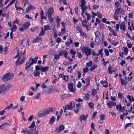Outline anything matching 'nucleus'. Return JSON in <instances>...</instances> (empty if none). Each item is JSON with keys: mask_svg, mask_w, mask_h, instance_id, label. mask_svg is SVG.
Wrapping results in <instances>:
<instances>
[{"mask_svg": "<svg viewBox=\"0 0 134 134\" xmlns=\"http://www.w3.org/2000/svg\"><path fill=\"white\" fill-rule=\"evenodd\" d=\"M35 9V8L34 6L32 5H30V6L28 7L27 11H30L31 10H32Z\"/></svg>", "mask_w": 134, "mask_h": 134, "instance_id": "nucleus-38", "label": "nucleus"}, {"mask_svg": "<svg viewBox=\"0 0 134 134\" xmlns=\"http://www.w3.org/2000/svg\"><path fill=\"white\" fill-rule=\"evenodd\" d=\"M46 33V31H41L39 34V35L40 36H42L44 35Z\"/></svg>", "mask_w": 134, "mask_h": 134, "instance_id": "nucleus-43", "label": "nucleus"}, {"mask_svg": "<svg viewBox=\"0 0 134 134\" xmlns=\"http://www.w3.org/2000/svg\"><path fill=\"white\" fill-rule=\"evenodd\" d=\"M53 108H48L43 110L42 111H39L38 113V115L40 117H43L49 114L50 112L52 113L53 112Z\"/></svg>", "mask_w": 134, "mask_h": 134, "instance_id": "nucleus-2", "label": "nucleus"}, {"mask_svg": "<svg viewBox=\"0 0 134 134\" xmlns=\"http://www.w3.org/2000/svg\"><path fill=\"white\" fill-rule=\"evenodd\" d=\"M30 25V23L29 21L26 22L22 25L21 27L19 28L20 31L21 32L23 31L28 28Z\"/></svg>", "mask_w": 134, "mask_h": 134, "instance_id": "nucleus-5", "label": "nucleus"}, {"mask_svg": "<svg viewBox=\"0 0 134 134\" xmlns=\"http://www.w3.org/2000/svg\"><path fill=\"white\" fill-rule=\"evenodd\" d=\"M35 125V122L34 121H33L31 124L30 126L29 127L31 129H33Z\"/></svg>", "mask_w": 134, "mask_h": 134, "instance_id": "nucleus-44", "label": "nucleus"}, {"mask_svg": "<svg viewBox=\"0 0 134 134\" xmlns=\"http://www.w3.org/2000/svg\"><path fill=\"white\" fill-rule=\"evenodd\" d=\"M33 74L35 77H37L40 76V72L36 70L34 72Z\"/></svg>", "mask_w": 134, "mask_h": 134, "instance_id": "nucleus-31", "label": "nucleus"}, {"mask_svg": "<svg viewBox=\"0 0 134 134\" xmlns=\"http://www.w3.org/2000/svg\"><path fill=\"white\" fill-rule=\"evenodd\" d=\"M75 104H74V105H73V106L72 107H71L70 106H69V105L68 104H67L66 105V107L67 109H68L69 110H72V109L74 108V107H75Z\"/></svg>", "mask_w": 134, "mask_h": 134, "instance_id": "nucleus-40", "label": "nucleus"}, {"mask_svg": "<svg viewBox=\"0 0 134 134\" xmlns=\"http://www.w3.org/2000/svg\"><path fill=\"white\" fill-rule=\"evenodd\" d=\"M113 67L110 66V65L109 66L108 68V73L109 74H111L113 73V71L111 69Z\"/></svg>", "mask_w": 134, "mask_h": 134, "instance_id": "nucleus-39", "label": "nucleus"}, {"mask_svg": "<svg viewBox=\"0 0 134 134\" xmlns=\"http://www.w3.org/2000/svg\"><path fill=\"white\" fill-rule=\"evenodd\" d=\"M116 14H123L124 13V10L121 8H119L115 10V12Z\"/></svg>", "mask_w": 134, "mask_h": 134, "instance_id": "nucleus-14", "label": "nucleus"}, {"mask_svg": "<svg viewBox=\"0 0 134 134\" xmlns=\"http://www.w3.org/2000/svg\"><path fill=\"white\" fill-rule=\"evenodd\" d=\"M53 89L52 88H51L49 89V90L48 91L47 93L48 94H50L52 93H53Z\"/></svg>", "mask_w": 134, "mask_h": 134, "instance_id": "nucleus-64", "label": "nucleus"}, {"mask_svg": "<svg viewBox=\"0 0 134 134\" xmlns=\"http://www.w3.org/2000/svg\"><path fill=\"white\" fill-rule=\"evenodd\" d=\"M105 55L107 56H108L109 55V50L107 49H105L104 50Z\"/></svg>", "mask_w": 134, "mask_h": 134, "instance_id": "nucleus-51", "label": "nucleus"}, {"mask_svg": "<svg viewBox=\"0 0 134 134\" xmlns=\"http://www.w3.org/2000/svg\"><path fill=\"white\" fill-rule=\"evenodd\" d=\"M3 10L2 9L0 10V16L2 15V16L1 18V20H4V18L5 17V13L4 14L2 13Z\"/></svg>", "mask_w": 134, "mask_h": 134, "instance_id": "nucleus-26", "label": "nucleus"}, {"mask_svg": "<svg viewBox=\"0 0 134 134\" xmlns=\"http://www.w3.org/2000/svg\"><path fill=\"white\" fill-rule=\"evenodd\" d=\"M54 12V10L53 8V7H51L49 9L48 11L46 13V15L51 16H52Z\"/></svg>", "mask_w": 134, "mask_h": 134, "instance_id": "nucleus-11", "label": "nucleus"}, {"mask_svg": "<svg viewBox=\"0 0 134 134\" xmlns=\"http://www.w3.org/2000/svg\"><path fill=\"white\" fill-rule=\"evenodd\" d=\"M125 24L124 22H123L120 24V29L121 30H123L124 31H125Z\"/></svg>", "mask_w": 134, "mask_h": 134, "instance_id": "nucleus-23", "label": "nucleus"}, {"mask_svg": "<svg viewBox=\"0 0 134 134\" xmlns=\"http://www.w3.org/2000/svg\"><path fill=\"white\" fill-rule=\"evenodd\" d=\"M121 72H122L123 74L122 75V74L120 73L119 76V78L121 81V82L122 85H125L126 84V77H124V76L126 75V71L123 70Z\"/></svg>", "mask_w": 134, "mask_h": 134, "instance_id": "nucleus-4", "label": "nucleus"}, {"mask_svg": "<svg viewBox=\"0 0 134 134\" xmlns=\"http://www.w3.org/2000/svg\"><path fill=\"white\" fill-rule=\"evenodd\" d=\"M127 98L129 99V101L132 102L134 101V98L133 97V96H130L129 95H128L127 96Z\"/></svg>", "mask_w": 134, "mask_h": 134, "instance_id": "nucleus-25", "label": "nucleus"}, {"mask_svg": "<svg viewBox=\"0 0 134 134\" xmlns=\"http://www.w3.org/2000/svg\"><path fill=\"white\" fill-rule=\"evenodd\" d=\"M103 49H100L99 51V52L97 54V56H98L100 54H102Z\"/></svg>", "mask_w": 134, "mask_h": 134, "instance_id": "nucleus-62", "label": "nucleus"}, {"mask_svg": "<svg viewBox=\"0 0 134 134\" xmlns=\"http://www.w3.org/2000/svg\"><path fill=\"white\" fill-rule=\"evenodd\" d=\"M82 51L83 53H85L87 57L91 55L92 51L91 49L88 47L85 46V47L83 48L82 49Z\"/></svg>", "mask_w": 134, "mask_h": 134, "instance_id": "nucleus-6", "label": "nucleus"}, {"mask_svg": "<svg viewBox=\"0 0 134 134\" xmlns=\"http://www.w3.org/2000/svg\"><path fill=\"white\" fill-rule=\"evenodd\" d=\"M95 41L96 43L98 44H99L101 42V38H96L95 39Z\"/></svg>", "mask_w": 134, "mask_h": 134, "instance_id": "nucleus-27", "label": "nucleus"}, {"mask_svg": "<svg viewBox=\"0 0 134 134\" xmlns=\"http://www.w3.org/2000/svg\"><path fill=\"white\" fill-rule=\"evenodd\" d=\"M80 36H86V34H85V32H83L82 31L80 32Z\"/></svg>", "mask_w": 134, "mask_h": 134, "instance_id": "nucleus-57", "label": "nucleus"}, {"mask_svg": "<svg viewBox=\"0 0 134 134\" xmlns=\"http://www.w3.org/2000/svg\"><path fill=\"white\" fill-rule=\"evenodd\" d=\"M63 55H64V57L66 59L67 58L68 55V53L66 51H61V52H60L59 53V54L54 55V58L56 60H57L58 59L60 58V56H62Z\"/></svg>", "mask_w": 134, "mask_h": 134, "instance_id": "nucleus-3", "label": "nucleus"}, {"mask_svg": "<svg viewBox=\"0 0 134 134\" xmlns=\"http://www.w3.org/2000/svg\"><path fill=\"white\" fill-rule=\"evenodd\" d=\"M105 115L104 114L102 115L100 117V119L101 120H103L105 119Z\"/></svg>", "mask_w": 134, "mask_h": 134, "instance_id": "nucleus-61", "label": "nucleus"}, {"mask_svg": "<svg viewBox=\"0 0 134 134\" xmlns=\"http://www.w3.org/2000/svg\"><path fill=\"white\" fill-rule=\"evenodd\" d=\"M56 118L55 116H53L50 119L49 121V123L50 125H52L54 122L55 121Z\"/></svg>", "mask_w": 134, "mask_h": 134, "instance_id": "nucleus-20", "label": "nucleus"}, {"mask_svg": "<svg viewBox=\"0 0 134 134\" xmlns=\"http://www.w3.org/2000/svg\"><path fill=\"white\" fill-rule=\"evenodd\" d=\"M31 31L33 32L37 31L38 30V27L37 26L35 27L31 28Z\"/></svg>", "mask_w": 134, "mask_h": 134, "instance_id": "nucleus-37", "label": "nucleus"}, {"mask_svg": "<svg viewBox=\"0 0 134 134\" xmlns=\"http://www.w3.org/2000/svg\"><path fill=\"white\" fill-rule=\"evenodd\" d=\"M96 38L99 37H100L101 34L100 32L98 31V30L94 32Z\"/></svg>", "mask_w": 134, "mask_h": 134, "instance_id": "nucleus-29", "label": "nucleus"}, {"mask_svg": "<svg viewBox=\"0 0 134 134\" xmlns=\"http://www.w3.org/2000/svg\"><path fill=\"white\" fill-rule=\"evenodd\" d=\"M40 93L37 94L36 96H34L33 97V100H35L36 99H38L40 97Z\"/></svg>", "mask_w": 134, "mask_h": 134, "instance_id": "nucleus-41", "label": "nucleus"}, {"mask_svg": "<svg viewBox=\"0 0 134 134\" xmlns=\"http://www.w3.org/2000/svg\"><path fill=\"white\" fill-rule=\"evenodd\" d=\"M88 105L89 107L91 108H93L94 107V103H92L91 102L88 103Z\"/></svg>", "mask_w": 134, "mask_h": 134, "instance_id": "nucleus-48", "label": "nucleus"}, {"mask_svg": "<svg viewBox=\"0 0 134 134\" xmlns=\"http://www.w3.org/2000/svg\"><path fill=\"white\" fill-rule=\"evenodd\" d=\"M111 44L115 46L119 44V42H115L114 40H113L111 42Z\"/></svg>", "mask_w": 134, "mask_h": 134, "instance_id": "nucleus-47", "label": "nucleus"}, {"mask_svg": "<svg viewBox=\"0 0 134 134\" xmlns=\"http://www.w3.org/2000/svg\"><path fill=\"white\" fill-rule=\"evenodd\" d=\"M77 74L78 75L77 77L78 80L80 79L81 77V74L80 72L79 71H77Z\"/></svg>", "mask_w": 134, "mask_h": 134, "instance_id": "nucleus-63", "label": "nucleus"}, {"mask_svg": "<svg viewBox=\"0 0 134 134\" xmlns=\"http://www.w3.org/2000/svg\"><path fill=\"white\" fill-rule=\"evenodd\" d=\"M49 68V67L48 66L44 67L41 66V70L42 72H46L48 71Z\"/></svg>", "mask_w": 134, "mask_h": 134, "instance_id": "nucleus-19", "label": "nucleus"}, {"mask_svg": "<svg viewBox=\"0 0 134 134\" xmlns=\"http://www.w3.org/2000/svg\"><path fill=\"white\" fill-rule=\"evenodd\" d=\"M86 65L88 66H91L93 65L92 62L91 61H90L89 62L86 63Z\"/></svg>", "mask_w": 134, "mask_h": 134, "instance_id": "nucleus-50", "label": "nucleus"}, {"mask_svg": "<svg viewBox=\"0 0 134 134\" xmlns=\"http://www.w3.org/2000/svg\"><path fill=\"white\" fill-rule=\"evenodd\" d=\"M83 70L84 73H86L88 71V68L87 66H86L85 68H83Z\"/></svg>", "mask_w": 134, "mask_h": 134, "instance_id": "nucleus-49", "label": "nucleus"}, {"mask_svg": "<svg viewBox=\"0 0 134 134\" xmlns=\"http://www.w3.org/2000/svg\"><path fill=\"white\" fill-rule=\"evenodd\" d=\"M97 93V92L96 90L95 89H92L91 92L92 95L94 96H95V95Z\"/></svg>", "mask_w": 134, "mask_h": 134, "instance_id": "nucleus-34", "label": "nucleus"}, {"mask_svg": "<svg viewBox=\"0 0 134 134\" xmlns=\"http://www.w3.org/2000/svg\"><path fill=\"white\" fill-rule=\"evenodd\" d=\"M80 2L81 5L80 6L81 7L84 6L86 4V2L85 0H81Z\"/></svg>", "mask_w": 134, "mask_h": 134, "instance_id": "nucleus-36", "label": "nucleus"}, {"mask_svg": "<svg viewBox=\"0 0 134 134\" xmlns=\"http://www.w3.org/2000/svg\"><path fill=\"white\" fill-rule=\"evenodd\" d=\"M79 120H80V122L82 123L83 120L85 121H86L87 119L85 117V115L84 114H82L80 116Z\"/></svg>", "mask_w": 134, "mask_h": 134, "instance_id": "nucleus-22", "label": "nucleus"}, {"mask_svg": "<svg viewBox=\"0 0 134 134\" xmlns=\"http://www.w3.org/2000/svg\"><path fill=\"white\" fill-rule=\"evenodd\" d=\"M116 109L117 110L120 111L121 112H122L124 111L125 107L124 106L122 107L121 104H120L116 106Z\"/></svg>", "mask_w": 134, "mask_h": 134, "instance_id": "nucleus-15", "label": "nucleus"}, {"mask_svg": "<svg viewBox=\"0 0 134 134\" xmlns=\"http://www.w3.org/2000/svg\"><path fill=\"white\" fill-rule=\"evenodd\" d=\"M70 53L71 54L75 55L76 54V52L73 49H72L70 51Z\"/></svg>", "mask_w": 134, "mask_h": 134, "instance_id": "nucleus-58", "label": "nucleus"}, {"mask_svg": "<svg viewBox=\"0 0 134 134\" xmlns=\"http://www.w3.org/2000/svg\"><path fill=\"white\" fill-rule=\"evenodd\" d=\"M44 13L43 10L41 9L40 11V16L41 20H40V22L41 23H44V21H46L47 19L46 17L44 16Z\"/></svg>", "mask_w": 134, "mask_h": 134, "instance_id": "nucleus-7", "label": "nucleus"}, {"mask_svg": "<svg viewBox=\"0 0 134 134\" xmlns=\"http://www.w3.org/2000/svg\"><path fill=\"white\" fill-rule=\"evenodd\" d=\"M47 17L48 18L50 23H52L53 22L54 19L52 17V16H47Z\"/></svg>", "mask_w": 134, "mask_h": 134, "instance_id": "nucleus-42", "label": "nucleus"}, {"mask_svg": "<svg viewBox=\"0 0 134 134\" xmlns=\"http://www.w3.org/2000/svg\"><path fill=\"white\" fill-rule=\"evenodd\" d=\"M10 79V76L8 73L5 74L2 77V80L3 81L6 82Z\"/></svg>", "mask_w": 134, "mask_h": 134, "instance_id": "nucleus-9", "label": "nucleus"}, {"mask_svg": "<svg viewBox=\"0 0 134 134\" xmlns=\"http://www.w3.org/2000/svg\"><path fill=\"white\" fill-rule=\"evenodd\" d=\"M17 2H16L15 3V7L16 8V10H23V12L24 11L23 9L20 7H17L16 6V3Z\"/></svg>", "mask_w": 134, "mask_h": 134, "instance_id": "nucleus-33", "label": "nucleus"}, {"mask_svg": "<svg viewBox=\"0 0 134 134\" xmlns=\"http://www.w3.org/2000/svg\"><path fill=\"white\" fill-rule=\"evenodd\" d=\"M10 126V125L8 123L5 122L3 124L0 126V130L4 128L5 126Z\"/></svg>", "mask_w": 134, "mask_h": 134, "instance_id": "nucleus-21", "label": "nucleus"}, {"mask_svg": "<svg viewBox=\"0 0 134 134\" xmlns=\"http://www.w3.org/2000/svg\"><path fill=\"white\" fill-rule=\"evenodd\" d=\"M97 13L98 14V18L100 19H101L102 18V15L101 13L100 12H97Z\"/></svg>", "mask_w": 134, "mask_h": 134, "instance_id": "nucleus-56", "label": "nucleus"}, {"mask_svg": "<svg viewBox=\"0 0 134 134\" xmlns=\"http://www.w3.org/2000/svg\"><path fill=\"white\" fill-rule=\"evenodd\" d=\"M44 29L46 31L47 30H51L50 26L48 24L45 25L44 26Z\"/></svg>", "mask_w": 134, "mask_h": 134, "instance_id": "nucleus-35", "label": "nucleus"}, {"mask_svg": "<svg viewBox=\"0 0 134 134\" xmlns=\"http://www.w3.org/2000/svg\"><path fill=\"white\" fill-rule=\"evenodd\" d=\"M68 88L71 92H74L73 84L72 82L68 84Z\"/></svg>", "mask_w": 134, "mask_h": 134, "instance_id": "nucleus-17", "label": "nucleus"}, {"mask_svg": "<svg viewBox=\"0 0 134 134\" xmlns=\"http://www.w3.org/2000/svg\"><path fill=\"white\" fill-rule=\"evenodd\" d=\"M131 103H128L127 104V107H130V108L129 110H128V111L129 112L132 111V105H131Z\"/></svg>", "mask_w": 134, "mask_h": 134, "instance_id": "nucleus-30", "label": "nucleus"}, {"mask_svg": "<svg viewBox=\"0 0 134 134\" xmlns=\"http://www.w3.org/2000/svg\"><path fill=\"white\" fill-rule=\"evenodd\" d=\"M25 69L27 71H29L30 70V69L31 66L32 65L29 62H26L25 64Z\"/></svg>", "mask_w": 134, "mask_h": 134, "instance_id": "nucleus-16", "label": "nucleus"}, {"mask_svg": "<svg viewBox=\"0 0 134 134\" xmlns=\"http://www.w3.org/2000/svg\"><path fill=\"white\" fill-rule=\"evenodd\" d=\"M86 82L87 83L86 86H88L90 85V78L88 77L86 79Z\"/></svg>", "mask_w": 134, "mask_h": 134, "instance_id": "nucleus-24", "label": "nucleus"}, {"mask_svg": "<svg viewBox=\"0 0 134 134\" xmlns=\"http://www.w3.org/2000/svg\"><path fill=\"white\" fill-rule=\"evenodd\" d=\"M85 14L87 16V19L88 21L91 19V16L90 14L88 13H87V12H85Z\"/></svg>", "mask_w": 134, "mask_h": 134, "instance_id": "nucleus-53", "label": "nucleus"}, {"mask_svg": "<svg viewBox=\"0 0 134 134\" xmlns=\"http://www.w3.org/2000/svg\"><path fill=\"white\" fill-rule=\"evenodd\" d=\"M6 88L4 85H0V94L2 92H4L5 91Z\"/></svg>", "mask_w": 134, "mask_h": 134, "instance_id": "nucleus-18", "label": "nucleus"}, {"mask_svg": "<svg viewBox=\"0 0 134 134\" xmlns=\"http://www.w3.org/2000/svg\"><path fill=\"white\" fill-rule=\"evenodd\" d=\"M92 7L93 9L95 10L99 8V6L98 5L94 4L93 6Z\"/></svg>", "mask_w": 134, "mask_h": 134, "instance_id": "nucleus-55", "label": "nucleus"}, {"mask_svg": "<svg viewBox=\"0 0 134 134\" xmlns=\"http://www.w3.org/2000/svg\"><path fill=\"white\" fill-rule=\"evenodd\" d=\"M85 95L86 98L85 99V100H89L90 99V96L89 95V93H87Z\"/></svg>", "mask_w": 134, "mask_h": 134, "instance_id": "nucleus-52", "label": "nucleus"}, {"mask_svg": "<svg viewBox=\"0 0 134 134\" xmlns=\"http://www.w3.org/2000/svg\"><path fill=\"white\" fill-rule=\"evenodd\" d=\"M42 40V38L38 36H37L36 38H34L32 41L33 43H38Z\"/></svg>", "mask_w": 134, "mask_h": 134, "instance_id": "nucleus-10", "label": "nucleus"}, {"mask_svg": "<svg viewBox=\"0 0 134 134\" xmlns=\"http://www.w3.org/2000/svg\"><path fill=\"white\" fill-rule=\"evenodd\" d=\"M62 41V39L60 37H58L57 38L56 40V42L58 43H60Z\"/></svg>", "mask_w": 134, "mask_h": 134, "instance_id": "nucleus-60", "label": "nucleus"}, {"mask_svg": "<svg viewBox=\"0 0 134 134\" xmlns=\"http://www.w3.org/2000/svg\"><path fill=\"white\" fill-rule=\"evenodd\" d=\"M25 51L23 53V57L20 60V57L21 55V54L20 57H19L16 61L15 64L16 66L18 65L20 66L22 64H23L25 62L26 60V56L25 55Z\"/></svg>", "mask_w": 134, "mask_h": 134, "instance_id": "nucleus-1", "label": "nucleus"}, {"mask_svg": "<svg viewBox=\"0 0 134 134\" xmlns=\"http://www.w3.org/2000/svg\"><path fill=\"white\" fill-rule=\"evenodd\" d=\"M81 20L82 22L81 24L82 26L85 27L86 28V30H89V29L88 28V27L89 26L88 21L86 19L83 20H82V19H81Z\"/></svg>", "mask_w": 134, "mask_h": 134, "instance_id": "nucleus-8", "label": "nucleus"}, {"mask_svg": "<svg viewBox=\"0 0 134 134\" xmlns=\"http://www.w3.org/2000/svg\"><path fill=\"white\" fill-rule=\"evenodd\" d=\"M20 22V20H19L18 19L16 18L15 20L13 22V24H17L18 25L19 24Z\"/></svg>", "mask_w": 134, "mask_h": 134, "instance_id": "nucleus-46", "label": "nucleus"}, {"mask_svg": "<svg viewBox=\"0 0 134 134\" xmlns=\"http://www.w3.org/2000/svg\"><path fill=\"white\" fill-rule=\"evenodd\" d=\"M64 129V126L63 125H61L58 127V130H57V128H56L55 131L58 133H60L61 131H63Z\"/></svg>", "mask_w": 134, "mask_h": 134, "instance_id": "nucleus-12", "label": "nucleus"}, {"mask_svg": "<svg viewBox=\"0 0 134 134\" xmlns=\"http://www.w3.org/2000/svg\"><path fill=\"white\" fill-rule=\"evenodd\" d=\"M35 125V122L34 121H33L31 124L30 126L29 127L31 129H33Z\"/></svg>", "mask_w": 134, "mask_h": 134, "instance_id": "nucleus-45", "label": "nucleus"}, {"mask_svg": "<svg viewBox=\"0 0 134 134\" xmlns=\"http://www.w3.org/2000/svg\"><path fill=\"white\" fill-rule=\"evenodd\" d=\"M82 10V12L81 13V15H82V14H83L85 10H86L88 9V7L87 6L85 5V7L83 6L81 7Z\"/></svg>", "mask_w": 134, "mask_h": 134, "instance_id": "nucleus-28", "label": "nucleus"}, {"mask_svg": "<svg viewBox=\"0 0 134 134\" xmlns=\"http://www.w3.org/2000/svg\"><path fill=\"white\" fill-rule=\"evenodd\" d=\"M16 25L13 24V27L10 28V30L12 31L15 32L16 31Z\"/></svg>", "mask_w": 134, "mask_h": 134, "instance_id": "nucleus-32", "label": "nucleus"}, {"mask_svg": "<svg viewBox=\"0 0 134 134\" xmlns=\"http://www.w3.org/2000/svg\"><path fill=\"white\" fill-rule=\"evenodd\" d=\"M38 58V56L35 57L34 58H32V57H31L30 58L29 62H30L31 60V61L30 62L32 65H33L34 63H36L37 61V59Z\"/></svg>", "mask_w": 134, "mask_h": 134, "instance_id": "nucleus-13", "label": "nucleus"}, {"mask_svg": "<svg viewBox=\"0 0 134 134\" xmlns=\"http://www.w3.org/2000/svg\"><path fill=\"white\" fill-rule=\"evenodd\" d=\"M55 20L57 22H60L61 20V19L59 18L58 16H56L55 18Z\"/></svg>", "mask_w": 134, "mask_h": 134, "instance_id": "nucleus-59", "label": "nucleus"}, {"mask_svg": "<svg viewBox=\"0 0 134 134\" xmlns=\"http://www.w3.org/2000/svg\"><path fill=\"white\" fill-rule=\"evenodd\" d=\"M76 29L79 32L82 31L80 26L78 25H77L76 26Z\"/></svg>", "mask_w": 134, "mask_h": 134, "instance_id": "nucleus-54", "label": "nucleus"}]
</instances>
